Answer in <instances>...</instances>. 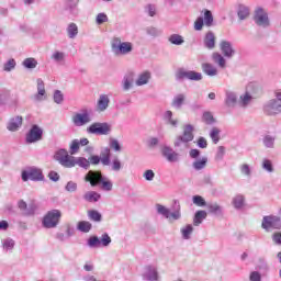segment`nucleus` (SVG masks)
<instances>
[{
	"instance_id": "nucleus-46",
	"label": "nucleus",
	"mask_w": 281,
	"mask_h": 281,
	"mask_svg": "<svg viewBox=\"0 0 281 281\" xmlns=\"http://www.w3.org/2000/svg\"><path fill=\"white\" fill-rule=\"evenodd\" d=\"M204 25H206V27H212V25H214V15H212V11L210 10H205L204 11Z\"/></svg>"
},
{
	"instance_id": "nucleus-20",
	"label": "nucleus",
	"mask_w": 281,
	"mask_h": 281,
	"mask_svg": "<svg viewBox=\"0 0 281 281\" xmlns=\"http://www.w3.org/2000/svg\"><path fill=\"white\" fill-rule=\"evenodd\" d=\"M46 98L45 81H43V79H37V93L34 94L33 100L34 102H43Z\"/></svg>"
},
{
	"instance_id": "nucleus-54",
	"label": "nucleus",
	"mask_w": 281,
	"mask_h": 281,
	"mask_svg": "<svg viewBox=\"0 0 281 281\" xmlns=\"http://www.w3.org/2000/svg\"><path fill=\"white\" fill-rule=\"evenodd\" d=\"M192 201L198 207H205V205H207V202H205V199L201 195H193Z\"/></svg>"
},
{
	"instance_id": "nucleus-40",
	"label": "nucleus",
	"mask_w": 281,
	"mask_h": 281,
	"mask_svg": "<svg viewBox=\"0 0 281 281\" xmlns=\"http://www.w3.org/2000/svg\"><path fill=\"white\" fill-rule=\"evenodd\" d=\"M262 144L266 148H276V136L269 134L263 136Z\"/></svg>"
},
{
	"instance_id": "nucleus-41",
	"label": "nucleus",
	"mask_w": 281,
	"mask_h": 281,
	"mask_svg": "<svg viewBox=\"0 0 281 281\" xmlns=\"http://www.w3.org/2000/svg\"><path fill=\"white\" fill-rule=\"evenodd\" d=\"M22 65L25 69H36L38 61L34 57H29L22 61Z\"/></svg>"
},
{
	"instance_id": "nucleus-15",
	"label": "nucleus",
	"mask_w": 281,
	"mask_h": 281,
	"mask_svg": "<svg viewBox=\"0 0 281 281\" xmlns=\"http://www.w3.org/2000/svg\"><path fill=\"white\" fill-rule=\"evenodd\" d=\"M91 122V114H89V111L83 110L82 113H77L72 116V124L75 126H86V124H89Z\"/></svg>"
},
{
	"instance_id": "nucleus-21",
	"label": "nucleus",
	"mask_w": 281,
	"mask_h": 281,
	"mask_svg": "<svg viewBox=\"0 0 281 281\" xmlns=\"http://www.w3.org/2000/svg\"><path fill=\"white\" fill-rule=\"evenodd\" d=\"M220 49L225 58H232L236 54V50H234V47L232 46V42L222 41L220 43Z\"/></svg>"
},
{
	"instance_id": "nucleus-61",
	"label": "nucleus",
	"mask_w": 281,
	"mask_h": 281,
	"mask_svg": "<svg viewBox=\"0 0 281 281\" xmlns=\"http://www.w3.org/2000/svg\"><path fill=\"white\" fill-rule=\"evenodd\" d=\"M110 148H112V150H115V153H120V150H122L120 142L115 138H110Z\"/></svg>"
},
{
	"instance_id": "nucleus-49",
	"label": "nucleus",
	"mask_w": 281,
	"mask_h": 281,
	"mask_svg": "<svg viewBox=\"0 0 281 281\" xmlns=\"http://www.w3.org/2000/svg\"><path fill=\"white\" fill-rule=\"evenodd\" d=\"M88 217L90 221H93L94 223H100L102 221V214L97 210L88 211Z\"/></svg>"
},
{
	"instance_id": "nucleus-57",
	"label": "nucleus",
	"mask_w": 281,
	"mask_h": 281,
	"mask_svg": "<svg viewBox=\"0 0 281 281\" xmlns=\"http://www.w3.org/2000/svg\"><path fill=\"white\" fill-rule=\"evenodd\" d=\"M110 164H111V170L113 172H120V170H122V161H120V159L115 158Z\"/></svg>"
},
{
	"instance_id": "nucleus-45",
	"label": "nucleus",
	"mask_w": 281,
	"mask_h": 281,
	"mask_svg": "<svg viewBox=\"0 0 281 281\" xmlns=\"http://www.w3.org/2000/svg\"><path fill=\"white\" fill-rule=\"evenodd\" d=\"M183 102H186V95L178 94L173 98L171 105L173 109H181V106H183Z\"/></svg>"
},
{
	"instance_id": "nucleus-47",
	"label": "nucleus",
	"mask_w": 281,
	"mask_h": 281,
	"mask_svg": "<svg viewBox=\"0 0 281 281\" xmlns=\"http://www.w3.org/2000/svg\"><path fill=\"white\" fill-rule=\"evenodd\" d=\"M261 168L262 170H265L266 172H269L270 175L272 172H276V169L273 168V162L267 158L262 160Z\"/></svg>"
},
{
	"instance_id": "nucleus-56",
	"label": "nucleus",
	"mask_w": 281,
	"mask_h": 281,
	"mask_svg": "<svg viewBox=\"0 0 281 281\" xmlns=\"http://www.w3.org/2000/svg\"><path fill=\"white\" fill-rule=\"evenodd\" d=\"M80 150V140L74 139L70 144V155H77Z\"/></svg>"
},
{
	"instance_id": "nucleus-14",
	"label": "nucleus",
	"mask_w": 281,
	"mask_h": 281,
	"mask_svg": "<svg viewBox=\"0 0 281 281\" xmlns=\"http://www.w3.org/2000/svg\"><path fill=\"white\" fill-rule=\"evenodd\" d=\"M263 113L265 115H280L281 113V102H278L273 99L269 100L263 104Z\"/></svg>"
},
{
	"instance_id": "nucleus-38",
	"label": "nucleus",
	"mask_w": 281,
	"mask_h": 281,
	"mask_svg": "<svg viewBox=\"0 0 281 281\" xmlns=\"http://www.w3.org/2000/svg\"><path fill=\"white\" fill-rule=\"evenodd\" d=\"M209 137H211L213 144H218L221 142V128L212 127Z\"/></svg>"
},
{
	"instance_id": "nucleus-33",
	"label": "nucleus",
	"mask_w": 281,
	"mask_h": 281,
	"mask_svg": "<svg viewBox=\"0 0 281 281\" xmlns=\"http://www.w3.org/2000/svg\"><path fill=\"white\" fill-rule=\"evenodd\" d=\"M206 218H207V212L196 211L193 218V225L195 227H199V225H201V223H203V221H205Z\"/></svg>"
},
{
	"instance_id": "nucleus-34",
	"label": "nucleus",
	"mask_w": 281,
	"mask_h": 281,
	"mask_svg": "<svg viewBox=\"0 0 281 281\" xmlns=\"http://www.w3.org/2000/svg\"><path fill=\"white\" fill-rule=\"evenodd\" d=\"M206 207L210 214H214L215 216H221L223 214V206L218 205V203H209Z\"/></svg>"
},
{
	"instance_id": "nucleus-50",
	"label": "nucleus",
	"mask_w": 281,
	"mask_h": 281,
	"mask_svg": "<svg viewBox=\"0 0 281 281\" xmlns=\"http://www.w3.org/2000/svg\"><path fill=\"white\" fill-rule=\"evenodd\" d=\"M203 122H205L209 126H212V124H216V119H214V115L212 112H204L202 115Z\"/></svg>"
},
{
	"instance_id": "nucleus-9",
	"label": "nucleus",
	"mask_w": 281,
	"mask_h": 281,
	"mask_svg": "<svg viewBox=\"0 0 281 281\" xmlns=\"http://www.w3.org/2000/svg\"><path fill=\"white\" fill-rule=\"evenodd\" d=\"M87 133H89V135H110L111 125L106 122H95L87 127Z\"/></svg>"
},
{
	"instance_id": "nucleus-7",
	"label": "nucleus",
	"mask_w": 281,
	"mask_h": 281,
	"mask_svg": "<svg viewBox=\"0 0 281 281\" xmlns=\"http://www.w3.org/2000/svg\"><path fill=\"white\" fill-rule=\"evenodd\" d=\"M261 227L265 232H273V229H281V218L276 215H266L262 218Z\"/></svg>"
},
{
	"instance_id": "nucleus-10",
	"label": "nucleus",
	"mask_w": 281,
	"mask_h": 281,
	"mask_svg": "<svg viewBox=\"0 0 281 281\" xmlns=\"http://www.w3.org/2000/svg\"><path fill=\"white\" fill-rule=\"evenodd\" d=\"M54 159L64 168H74V156H70L67 149L61 148L57 150L54 155Z\"/></svg>"
},
{
	"instance_id": "nucleus-29",
	"label": "nucleus",
	"mask_w": 281,
	"mask_h": 281,
	"mask_svg": "<svg viewBox=\"0 0 281 281\" xmlns=\"http://www.w3.org/2000/svg\"><path fill=\"white\" fill-rule=\"evenodd\" d=\"M102 195L95 191H88L83 194V200L88 203H98Z\"/></svg>"
},
{
	"instance_id": "nucleus-5",
	"label": "nucleus",
	"mask_w": 281,
	"mask_h": 281,
	"mask_svg": "<svg viewBox=\"0 0 281 281\" xmlns=\"http://www.w3.org/2000/svg\"><path fill=\"white\" fill-rule=\"evenodd\" d=\"M61 216L63 213L60 210L54 209L48 211L42 220L43 227H45V229H55V227H58Z\"/></svg>"
},
{
	"instance_id": "nucleus-52",
	"label": "nucleus",
	"mask_w": 281,
	"mask_h": 281,
	"mask_svg": "<svg viewBox=\"0 0 281 281\" xmlns=\"http://www.w3.org/2000/svg\"><path fill=\"white\" fill-rule=\"evenodd\" d=\"M52 60L58 65H60V63H65V53L58 50L53 53Z\"/></svg>"
},
{
	"instance_id": "nucleus-36",
	"label": "nucleus",
	"mask_w": 281,
	"mask_h": 281,
	"mask_svg": "<svg viewBox=\"0 0 281 281\" xmlns=\"http://www.w3.org/2000/svg\"><path fill=\"white\" fill-rule=\"evenodd\" d=\"M168 42L171 44V45H177V46H180V45H183L186 43V40H183V36H181L180 34H171L169 37H168Z\"/></svg>"
},
{
	"instance_id": "nucleus-62",
	"label": "nucleus",
	"mask_w": 281,
	"mask_h": 281,
	"mask_svg": "<svg viewBox=\"0 0 281 281\" xmlns=\"http://www.w3.org/2000/svg\"><path fill=\"white\" fill-rule=\"evenodd\" d=\"M66 192H77L78 191V183L74 181H68L65 186Z\"/></svg>"
},
{
	"instance_id": "nucleus-17",
	"label": "nucleus",
	"mask_w": 281,
	"mask_h": 281,
	"mask_svg": "<svg viewBox=\"0 0 281 281\" xmlns=\"http://www.w3.org/2000/svg\"><path fill=\"white\" fill-rule=\"evenodd\" d=\"M161 155L169 164H177L179 161V153L175 151L170 146H164L161 148Z\"/></svg>"
},
{
	"instance_id": "nucleus-12",
	"label": "nucleus",
	"mask_w": 281,
	"mask_h": 281,
	"mask_svg": "<svg viewBox=\"0 0 281 281\" xmlns=\"http://www.w3.org/2000/svg\"><path fill=\"white\" fill-rule=\"evenodd\" d=\"M254 21L259 27H269L271 25L269 22V13L262 8H257L255 10Z\"/></svg>"
},
{
	"instance_id": "nucleus-18",
	"label": "nucleus",
	"mask_w": 281,
	"mask_h": 281,
	"mask_svg": "<svg viewBox=\"0 0 281 281\" xmlns=\"http://www.w3.org/2000/svg\"><path fill=\"white\" fill-rule=\"evenodd\" d=\"M203 46L205 49H215L216 47V35L212 31H207L203 37Z\"/></svg>"
},
{
	"instance_id": "nucleus-19",
	"label": "nucleus",
	"mask_w": 281,
	"mask_h": 281,
	"mask_svg": "<svg viewBox=\"0 0 281 281\" xmlns=\"http://www.w3.org/2000/svg\"><path fill=\"white\" fill-rule=\"evenodd\" d=\"M23 126V116H14L9 120L7 124V131H10V133H16L19 128Z\"/></svg>"
},
{
	"instance_id": "nucleus-16",
	"label": "nucleus",
	"mask_w": 281,
	"mask_h": 281,
	"mask_svg": "<svg viewBox=\"0 0 281 281\" xmlns=\"http://www.w3.org/2000/svg\"><path fill=\"white\" fill-rule=\"evenodd\" d=\"M144 281H159V271L155 266H146L143 272Z\"/></svg>"
},
{
	"instance_id": "nucleus-2",
	"label": "nucleus",
	"mask_w": 281,
	"mask_h": 281,
	"mask_svg": "<svg viewBox=\"0 0 281 281\" xmlns=\"http://www.w3.org/2000/svg\"><path fill=\"white\" fill-rule=\"evenodd\" d=\"M157 214L167 218L169 223H175V221H181V204L178 200L173 201V212H170V209L161 205L156 204Z\"/></svg>"
},
{
	"instance_id": "nucleus-35",
	"label": "nucleus",
	"mask_w": 281,
	"mask_h": 281,
	"mask_svg": "<svg viewBox=\"0 0 281 281\" xmlns=\"http://www.w3.org/2000/svg\"><path fill=\"white\" fill-rule=\"evenodd\" d=\"M233 205L235 210H243L245 206V195L243 194H237L233 198Z\"/></svg>"
},
{
	"instance_id": "nucleus-51",
	"label": "nucleus",
	"mask_w": 281,
	"mask_h": 281,
	"mask_svg": "<svg viewBox=\"0 0 281 281\" xmlns=\"http://www.w3.org/2000/svg\"><path fill=\"white\" fill-rule=\"evenodd\" d=\"M14 239L7 238L2 240V247L4 251H12L14 249Z\"/></svg>"
},
{
	"instance_id": "nucleus-11",
	"label": "nucleus",
	"mask_w": 281,
	"mask_h": 281,
	"mask_svg": "<svg viewBox=\"0 0 281 281\" xmlns=\"http://www.w3.org/2000/svg\"><path fill=\"white\" fill-rule=\"evenodd\" d=\"M43 139V130L41 126L33 124L25 134V144H36Z\"/></svg>"
},
{
	"instance_id": "nucleus-23",
	"label": "nucleus",
	"mask_w": 281,
	"mask_h": 281,
	"mask_svg": "<svg viewBox=\"0 0 281 281\" xmlns=\"http://www.w3.org/2000/svg\"><path fill=\"white\" fill-rule=\"evenodd\" d=\"M250 89H254V83H249L247 86V91L239 97V105H241L244 109H246V106H249V104H251V100H254V97L251 95V93H249Z\"/></svg>"
},
{
	"instance_id": "nucleus-48",
	"label": "nucleus",
	"mask_w": 281,
	"mask_h": 281,
	"mask_svg": "<svg viewBox=\"0 0 281 281\" xmlns=\"http://www.w3.org/2000/svg\"><path fill=\"white\" fill-rule=\"evenodd\" d=\"M14 69H16V60L14 58H10L3 64V71L9 74L10 71H14Z\"/></svg>"
},
{
	"instance_id": "nucleus-32",
	"label": "nucleus",
	"mask_w": 281,
	"mask_h": 281,
	"mask_svg": "<svg viewBox=\"0 0 281 281\" xmlns=\"http://www.w3.org/2000/svg\"><path fill=\"white\" fill-rule=\"evenodd\" d=\"M212 60L221 69H225V67H227V61L225 60V57H223V55H221V53H213Z\"/></svg>"
},
{
	"instance_id": "nucleus-55",
	"label": "nucleus",
	"mask_w": 281,
	"mask_h": 281,
	"mask_svg": "<svg viewBox=\"0 0 281 281\" xmlns=\"http://www.w3.org/2000/svg\"><path fill=\"white\" fill-rule=\"evenodd\" d=\"M9 98H10V91L5 89H0V106H3V104L8 102Z\"/></svg>"
},
{
	"instance_id": "nucleus-8",
	"label": "nucleus",
	"mask_w": 281,
	"mask_h": 281,
	"mask_svg": "<svg viewBox=\"0 0 281 281\" xmlns=\"http://www.w3.org/2000/svg\"><path fill=\"white\" fill-rule=\"evenodd\" d=\"M88 247L90 249H99V247H109L111 245V236H109L106 233H104L101 238L98 236H91L87 240Z\"/></svg>"
},
{
	"instance_id": "nucleus-39",
	"label": "nucleus",
	"mask_w": 281,
	"mask_h": 281,
	"mask_svg": "<svg viewBox=\"0 0 281 281\" xmlns=\"http://www.w3.org/2000/svg\"><path fill=\"white\" fill-rule=\"evenodd\" d=\"M123 91H131L133 89V76L126 75L122 80Z\"/></svg>"
},
{
	"instance_id": "nucleus-43",
	"label": "nucleus",
	"mask_w": 281,
	"mask_h": 281,
	"mask_svg": "<svg viewBox=\"0 0 281 281\" xmlns=\"http://www.w3.org/2000/svg\"><path fill=\"white\" fill-rule=\"evenodd\" d=\"M207 166V157H202L195 161H193L192 164V168H194L195 170H204V168H206Z\"/></svg>"
},
{
	"instance_id": "nucleus-6",
	"label": "nucleus",
	"mask_w": 281,
	"mask_h": 281,
	"mask_svg": "<svg viewBox=\"0 0 281 281\" xmlns=\"http://www.w3.org/2000/svg\"><path fill=\"white\" fill-rule=\"evenodd\" d=\"M22 181H45V176L43 175V169L32 166L27 167L21 173Z\"/></svg>"
},
{
	"instance_id": "nucleus-1",
	"label": "nucleus",
	"mask_w": 281,
	"mask_h": 281,
	"mask_svg": "<svg viewBox=\"0 0 281 281\" xmlns=\"http://www.w3.org/2000/svg\"><path fill=\"white\" fill-rule=\"evenodd\" d=\"M83 179L86 183H90L91 188L100 186L101 190L104 192H111V190H113V182L109 179V177L102 175V171L90 170L87 172Z\"/></svg>"
},
{
	"instance_id": "nucleus-30",
	"label": "nucleus",
	"mask_w": 281,
	"mask_h": 281,
	"mask_svg": "<svg viewBox=\"0 0 281 281\" xmlns=\"http://www.w3.org/2000/svg\"><path fill=\"white\" fill-rule=\"evenodd\" d=\"M202 71L211 78H214V76H218V69H216L214 65L210 63L202 64Z\"/></svg>"
},
{
	"instance_id": "nucleus-60",
	"label": "nucleus",
	"mask_w": 281,
	"mask_h": 281,
	"mask_svg": "<svg viewBox=\"0 0 281 281\" xmlns=\"http://www.w3.org/2000/svg\"><path fill=\"white\" fill-rule=\"evenodd\" d=\"M109 22V16L105 13H99L95 18L97 25H102Z\"/></svg>"
},
{
	"instance_id": "nucleus-44",
	"label": "nucleus",
	"mask_w": 281,
	"mask_h": 281,
	"mask_svg": "<svg viewBox=\"0 0 281 281\" xmlns=\"http://www.w3.org/2000/svg\"><path fill=\"white\" fill-rule=\"evenodd\" d=\"M66 32L68 34V38H76V36H78V24L74 22L68 24Z\"/></svg>"
},
{
	"instance_id": "nucleus-58",
	"label": "nucleus",
	"mask_w": 281,
	"mask_h": 281,
	"mask_svg": "<svg viewBox=\"0 0 281 281\" xmlns=\"http://www.w3.org/2000/svg\"><path fill=\"white\" fill-rule=\"evenodd\" d=\"M225 146H218L215 154V161H223V157H225Z\"/></svg>"
},
{
	"instance_id": "nucleus-22",
	"label": "nucleus",
	"mask_w": 281,
	"mask_h": 281,
	"mask_svg": "<svg viewBox=\"0 0 281 281\" xmlns=\"http://www.w3.org/2000/svg\"><path fill=\"white\" fill-rule=\"evenodd\" d=\"M224 102L228 109H234L238 104V95L232 90H226Z\"/></svg>"
},
{
	"instance_id": "nucleus-37",
	"label": "nucleus",
	"mask_w": 281,
	"mask_h": 281,
	"mask_svg": "<svg viewBox=\"0 0 281 281\" xmlns=\"http://www.w3.org/2000/svg\"><path fill=\"white\" fill-rule=\"evenodd\" d=\"M93 225L90 222L81 221L77 225V229L82 232V234H89L92 229Z\"/></svg>"
},
{
	"instance_id": "nucleus-31",
	"label": "nucleus",
	"mask_w": 281,
	"mask_h": 281,
	"mask_svg": "<svg viewBox=\"0 0 281 281\" xmlns=\"http://www.w3.org/2000/svg\"><path fill=\"white\" fill-rule=\"evenodd\" d=\"M162 119L166 122V124L172 126L173 128H177V126H179V120L172 117V111L170 110L164 113Z\"/></svg>"
},
{
	"instance_id": "nucleus-64",
	"label": "nucleus",
	"mask_w": 281,
	"mask_h": 281,
	"mask_svg": "<svg viewBox=\"0 0 281 281\" xmlns=\"http://www.w3.org/2000/svg\"><path fill=\"white\" fill-rule=\"evenodd\" d=\"M249 281H262V274L258 271H252L249 274Z\"/></svg>"
},
{
	"instance_id": "nucleus-26",
	"label": "nucleus",
	"mask_w": 281,
	"mask_h": 281,
	"mask_svg": "<svg viewBox=\"0 0 281 281\" xmlns=\"http://www.w3.org/2000/svg\"><path fill=\"white\" fill-rule=\"evenodd\" d=\"M99 157L101 158L102 166H111V148H102Z\"/></svg>"
},
{
	"instance_id": "nucleus-53",
	"label": "nucleus",
	"mask_w": 281,
	"mask_h": 281,
	"mask_svg": "<svg viewBox=\"0 0 281 281\" xmlns=\"http://www.w3.org/2000/svg\"><path fill=\"white\" fill-rule=\"evenodd\" d=\"M53 100L55 104H63L64 100H65V95L63 94V92L60 90H55L54 94H53Z\"/></svg>"
},
{
	"instance_id": "nucleus-3",
	"label": "nucleus",
	"mask_w": 281,
	"mask_h": 281,
	"mask_svg": "<svg viewBox=\"0 0 281 281\" xmlns=\"http://www.w3.org/2000/svg\"><path fill=\"white\" fill-rule=\"evenodd\" d=\"M111 49L116 56H128L133 53V43L122 42L121 37H113L111 41Z\"/></svg>"
},
{
	"instance_id": "nucleus-28",
	"label": "nucleus",
	"mask_w": 281,
	"mask_h": 281,
	"mask_svg": "<svg viewBox=\"0 0 281 281\" xmlns=\"http://www.w3.org/2000/svg\"><path fill=\"white\" fill-rule=\"evenodd\" d=\"M249 7L245 5V4H238L237 5V16L239 19V21H245L247 19H249Z\"/></svg>"
},
{
	"instance_id": "nucleus-63",
	"label": "nucleus",
	"mask_w": 281,
	"mask_h": 281,
	"mask_svg": "<svg viewBox=\"0 0 281 281\" xmlns=\"http://www.w3.org/2000/svg\"><path fill=\"white\" fill-rule=\"evenodd\" d=\"M257 268L259 269V271H269V263H267V260L260 258L258 260Z\"/></svg>"
},
{
	"instance_id": "nucleus-27",
	"label": "nucleus",
	"mask_w": 281,
	"mask_h": 281,
	"mask_svg": "<svg viewBox=\"0 0 281 281\" xmlns=\"http://www.w3.org/2000/svg\"><path fill=\"white\" fill-rule=\"evenodd\" d=\"M150 71H144L139 74L135 81L136 87H144V85H148V82H150Z\"/></svg>"
},
{
	"instance_id": "nucleus-13",
	"label": "nucleus",
	"mask_w": 281,
	"mask_h": 281,
	"mask_svg": "<svg viewBox=\"0 0 281 281\" xmlns=\"http://www.w3.org/2000/svg\"><path fill=\"white\" fill-rule=\"evenodd\" d=\"M177 80H192L193 82H199L203 80V75L201 72L194 71V70H183L180 69L176 74Z\"/></svg>"
},
{
	"instance_id": "nucleus-42",
	"label": "nucleus",
	"mask_w": 281,
	"mask_h": 281,
	"mask_svg": "<svg viewBox=\"0 0 281 281\" xmlns=\"http://www.w3.org/2000/svg\"><path fill=\"white\" fill-rule=\"evenodd\" d=\"M180 232L183 240H190L192 233L194 232V227H192L191 224H188L187 226L182 227Z\"/></svg>"
},
{
	"instance_id": "nucleus-4",
	"label": "nucleus",
	"mask_w": 281,
	"mask_h": 281,
	"mask_svg": "<svg viewBox=\"0 0 281 281\" xmlns=\"http://www.w3.org/2000/svg\"><path fill=\"white\" fill-rule=\"evenodd\" d=\"M194 139V126L187 124L183 127L182 135L176 137L173 142L175 148H188V144Z\"/></svg>"
},
{
	"instance_id": "nucleus-25",
	"label": "nucleus",
	"mask_w": 281,
	"mask_h": 281,
	"mask_svg": "<svg viewBox=\"0 0 281 281\" xmlns=\"http://www.w3.org/2000/svg\"><path fill=\"white\" fill-rule=\"evenodd\" d=\"M72 168L76 166H79V168H83L85 170H89V168H91V162L89 161V159L85 158V157H74L72 156Z\"/></svg>"
},
{
	"instance_id": "nucleus-59",
	"label": "nucleus",
	"mask_w": 281,
	"mask_h": 281,
	"mask_svg": "<svg viewBox=\"0 0 281 281\" xmlns=\"http://www.w3.org/2000/svg\"><path fill=\"white\" fill-rule=\"evenodd\" d=\"M145 14H148V16H155V14H157V7L155 4H147L145 7Z\"/></svg>"
},
{
	"instance_id": "nucleus-24",
	"label": "nucleus",
	"mask_w": 281,
	"mask_h": 281,
	"mask_svg": "<svg viewBox=\"0 0 281 281\" xmlns=\"http://www.w3.org/2000/svg\"><path fill=\"white\" fill-rule=\"evenodd\" d=\"M109 104H111V99L106 94H100L97 101V110L104 113L109 109Z\"/></svg>"
}]
</instances>
